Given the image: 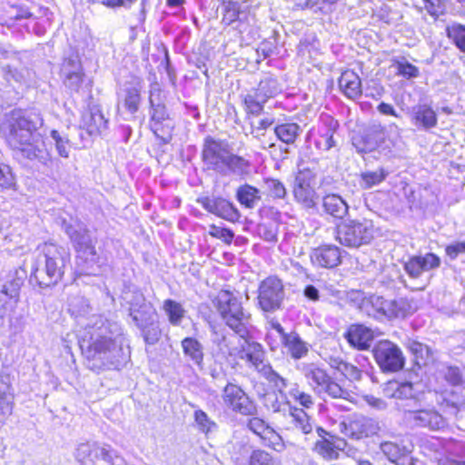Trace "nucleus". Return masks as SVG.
Instances as JSON below:
<instances>
[{
  "mask_svg": "<svg viewBox=\"0 0 465 465\" xmlns=\"http://www.w3.org/2000/svg\"><path fill=\"white\" fill-rule=\"evenodd\" d=\"M333 369L331 375L322 366L312 363L304 367L303 375L314 391L333 400L351 401L355 394V382L362 376L361 370L341 360L335 361Z\"/></svg>",
  "mask_w": 465,
  "mask_h": 465,
  "instance_id": "nucleus-1",
  "label": "nucleus"
},
{
  "mask_svg": "<svg viewBox=\"0 0 465 465\" xmlns=\"http://www.w3.org/2000/svg\"><path fill=\"white\" fill-rule=\"evenodd\" d=\"M29 281L39 288H50L63 281L69 259L64 248L54 241H45L35 248Z\"/></svg>",
  "mask_w": 465,
  "mask_h": 465,
  "instance_id": "nucleus-2",
  "label": "nucleus"
},
{
  "mask_svg": "<svg viewBox=\"0 0 465 465\" xmlns=\"http://www.w3.org/2000/svg\"><path fill=\"white\" fill-rule=\"evenodd\" d=\"M6 143L26 159L42 157L43 141L37 124L18 112H11L1 126Z\"/></svg>",
  "mask_w": 465,
  "mask_h": 465,
  "instance_id": "nucleus-3",
  "label": "nucleus"
},
{
  "mask_svg": "<svg viewBox=\"0 0 465 465\" xmlns=\"http://www.w3.org/2000/svg\"><path fill=\"white\" fill-rule=\"evenodd\" d=\"M212 304L226 326L238 334L248 333L247 324L251 319L241 299L228 289H221L212 299Z\"/></svg>",
  "mask_w": 465,
  "mask_h": 465,
  "instance_id": "nucleus-4",
  "label": "nucleus"
},
{
  "mask_svg": "<svg viewBox=\"0 0 465 465\" xmlns=\"http://www.w3.org/2000/svg\"><path fill=\"white\" fill-rule=\"evenodd\" d=\"M229 355L235 363L242 361L249 367L260 371L276 387L285 388L287 386L286 380L280 376L270 364L264 363L265 351L259 342L245 340L239 347L232 349Z\"/></svg>",
  "mask_w": 465,
  "mask_h": 465,
  "instance_id": "nucleus-5",
  "label": "nucleus"
},
{
  "mask_svg": "<svg viewBox=\"0 0 465 465\" xmlns=\"http://www.w3.org/2000/svg\"><path fill=\"white\" fill-rule=\"evenodd\" d=\"M441 412L435 409H420L409 411L410 420L418 427L432 431L443 430L449 425L450 417H456L460 405L444 399L440 403Z\"/></svg>",
  "mask_w": 465,
  "mask_h": 465,
  "instance_id": "nucleus-6",
  "label": "nucleus"
},
{
  "mask_svg": "<svg viewBox=\"0 0 465 465\" xmlns=\"http://www.w3.org/2000/svg\"><path fill=\"white\" fill-rule=\"evenodd\" d=\"M109 332V328L104 323L100 326L94 324L80 338L79 347L87 361L101 359L112 351L115 340L108 335Z\"/></svg>",
  "mask_w": 465,
  "mask_h": 465,
  "instance_id": "nucleus-7",
  "label": "nucleus"
},
{
  "mask_svg": "<svg viewBox=\"0 0 465 465\" xmlns=\"http://www.w3.org/2000/svg\"><path fill=\"white\" fill-rule=\"evenodd\" d=\"M372 238V228L366 221L348 220L340 223L335 229V240L350 248L368 244Z\"/></svg>",
  "mask_w": 465,
  "mask_h": 465,
  "instance_id": "nucleus-8",
  "label": "nucleus"
},
{
  "mask_svg": "<svg viewBox=\"0 0 465 465\" xmlns=\"http://www.w3.org/2000/svg\"><path fill=\"white\" fill-rule=\"evenodd\" d=\"M284 300V285L276 275H269L259 283L257 304L264 312H273L282 308Z\"/></svg>",
  "mask_w": 465,
  "mask_h": 465,
  "instance_id": "nucleus-9",
  "label": "nucleus"
},
{
  "mask_svg": "<svg viewBox=\"0 0 465 465\" xmlns=\"http://www.w3.org/2000/svg\"><path fill=\"white\" fill-rule=\"evenodd\" d=\"M373 358L384 372H398L405 366V357L397 344L389 341H379L372 349Z\"/></svg>",
  "mask_w": 465,
  "mask_h": 465,
  "instance_id": "nucleus-10",
  "label": "nucleus"
},
{
  "mask_svg": "<svg viewBox=\"0 0 465 465\" xmlns=\"http://www.w3.org/2000/svg\"><path fill=\"white\" fill-rule=\"evenodd\" d=\"M292 194L302 208L316 207L319 195L316 192V176L309 169L300 170L294 178Z\"/></svg>",
  "mask_w": 465,
  "mask_h": 465,
  "instance_id": "nucleus-11",
  "label": "nucleus"
},
{
  "mask_svg": "<svg viewBox=\"0 0 465 465\" xmlns=\"http://www.w3.org/2000/svg\"><path fill=\"white\" fill-rule=\"evenodd\" d=\"M222 400L225 408L234 413L243 416L257 413L255 401L238 384L228 382L223 389Z\"/></svg>",
  "mask_w": 465,
  "mask_h": 465,
  "instance_id": "nucleus-12",
  "label": "nucleus"
},
{
  "mask_svg": "<svg viewBox=\"0 0 465 465\" xmlns=\"http://www.w3.org/2000/svg\"><path fill=\"white\" fill-rule=\"evenodd\" d=\"M115 453L98 443L84 442L78 445L75 458L81 465H114Z\"/></svg>",
  "mask_w": 465,
  "mask_h": 465,
  "instance_id": "nucleus-13",
  "label": "nucleus"
},
{
  "mask_svg": "<svg viewBox=\"0 0 465 465\" xmlns=\"http://www.w3.org/2000/svg\"><path fill=\"white\" fill-rule=\"evenodd\" d=\"M271 84H274L272 79H262L257 87L251 89L242 97L243 109L248 118L256 117L262 113L265 103L273 95V91L268 90Z\"/></svg>",
  "mask_w": 465,
  "mask_h": 465,
  "instance_id": "nucleus-14",
  "label": "nucleus"
},
{
  "mask_svg": "<svg viewBox=\"0 0 465 465\" xmlns=\"http://www.w3.org/2000/svg\"><path fill=\"white\" fill-rule=\"evenodd\" d=\"M197 203L210 213L232 223H236L241 219V213L235 204L222 196L211 198L203 196L197 199Z\"/></svg>",
  "mask_w": 465,
  "mask_h": 465,
  "instance_id": "nucleus-15",
  "label": "nucleus"
},
{
  "mask_svg": "<svg viewBox=\"0 0 465 465\" xmlns=\"http://www.w3.org/2000/svg\"><path fill=\"white\" fill-rule=\"evenodd\" d=\"M340 429L347 438L361 440L376 434L377 426L369 418L351 415L340 423Z\"/></svg>",
  "mask_w": 465,
  "mask_h": 465,
  "instance_id": "nucleus-16",
  "label": "nucleus"
},
{
  "mask_svg": "<svg viewBox=\"0 0 465 465\" xmlns=\"http://www.w3.org/2000/svg\"><path fill=\"white\" fill-rule=\"evenodd\" d=\"M247 428L263 442L265 446L275 451L285 449V443L282 436L271 427L264 420L252 415L246 424Z\"/></svg>",
  "mask_w": 465,
  "mask_h": 465,
  "instance_id": "nucleus-17",
  "label": "nucleus"
},
{
  "mask_svg": "<svg viewBox=\"0 0 465 465\" xmlns=\"http://www.w3.org/2000/svg\"><path fill=\"white\" fill-rule=\"evenodd\" d=\"M229 153V143L225 140L206 136L203 140L201 158L213 169L223 167Z\"/></svg>",
  "mask_w": 465,
  "mask_h": 465,
  "instance_id": "nucleus-18",
  "label": "nucleus"
},
{
  "mask_svg": "<svg viewBox=\"0 0 465 465\" xmlns=\"http://www.w3.org/2000/svg\"><path fill=\"white\" fill-rule=\"evenodd\" d=\"M221 24L223 27H228L237 23L236 29L242 34L243 25H249L248 8H243L238 0H221Z\"/></svg>",
  "mask_w": 465,
  "mask_h": 465,
  "instance_id": "nucleus-19",
  "label": "nucleus"
},
{
  "mask_svg": "<svg viewBox=\"0 0 465 465\" xmlns=\"http://www.w3.org/2000/svg\"><path fill=\"white\" fill-rule=\"evenodd\" d=\"M311 261L317 267L333 269L341 263L342 252L335 244H322L312 251Z\"/></svg>",
  "mask_w": 465,
  "mask_h": 465,
  "instance_id": "nucleus-20",
  "label": "nucleus"
},
{
  "mask_svg": "<svg viewBox=\"0 0 465 465\" xmlns=\"http://www.w3.org/2000/svg\"><path fill=\"white\" fill-rule=\"evenodd\" d=\"M440 258L434 252L425 255H412L403 264L406 273L412 279L419 278L422 272L438 269L440 266Z\"/></svg>",
  "mask_w": 465,
  "mask_h": 465,
  "instance_id": "nucleus-21",
  "label": "nucleus"
},
{
  "mask_svg": "<svg viewBox=\"0 0 465 465\" xmlns=\"http://www.w3.org/2000/svg\"><path fill=\"white\" fill-rule=\"evenodd\" d=\"M128 311L129 316L137 328L157 317L154 305L143 294L134 297L129 303Z\"/></svg>",
  "mask_w": 465,
  "mask_h": 465,
  "instance_id": "nucleus-22",
  "label": "nucleus"
},
{
  "mask_svg": "<svg viewBox=\"0 0 465 465\" xmlns=\"http://www.w3.org/2000/svg\"><path fill=\"white\" fill-rule=\"evenodd\" d=\"M316 432L320 439L314 442L312 450L326 460L339 459L341 449L335 444L337 436L322 427H317Z\"/></svg>",
  "mask_w": 465,
  "mask_h": 465,
  "instance_id": "nucleus-23",
  "label": "nucleus"
},
{
  "mask_svg": "<svg viewBox=\"0 0 465 465\" xmlns=\"http://www.w3.org/2000/svg\"><path fill=\"white\" fill-rule=\"evenodd\" d=\"M349 345L358 351H367L374 339L371 329L363 324H351L343 334Z\"/></svg>",
  "mask_w": 465,
  "mask_h": 465,
  "instance_id": "nucleus-24",
  "label": "nucleus"
},
{
  "mask_svg": "<svg viewBox=\"0 0 465 465\" xmlns=\"http://www.w3.org/2000/svg\"><path fill=\"white\" fill-rule=\"evenodd\" d=\"M272 326L280 334L282 345L286 348L292 358L301 359L308 353L306 343L297 332H285L283 327L279 322H273Z\"/></svg>",
  "mask_w": 465,
  "mask_h": 465,
  "instance_id": "nucleus-25",
  "label": "nucleus"
},
{
  "mask_svg": "<svg viewBox=\"0 0 465 465\" xmlns=\"http://www.w3.org/2000/svg\"><path fill=\"white\" fill-rule=\"evenodd\" d=\"M108 120L104 117L99 105L89 107L82 116V129L89 135L96 136L107 128Z\"/></svg>",
  "mask_w": 465,
  "mask_h": 465,
  "instance_id": "nucleus-26",
  "label": "nucleus"
},
{
  "mask_svg": "<svg viewBox=\"0 0 465 465\" xmlns=\"http://www.w3.org/2000/svg\"><path fill=\"white\" fill-rule=\"evenodd\" d=\"M169 114L163 104H152L150 118V128L153 133L162 140L170 136L171 126L169 125Z\"/></svg>",
  "mask_w": 465,
  "mask_h": 465,
  "instance_id": "nucleus-27",
  "label": "nucleus"
},
{
  "mask_svg": "<svg viewBox=\"0 0 465 465\" xmlns=\"http://www.w3.org/2000/svg\"><path fill=\"white\" fill-rule=\"evenodd\" d=\"M411 121L417 127L429 130L437 126L438 116L430 104H419L413 107Z\"/></svg>",
  "mask_w": 465,
  "mask_h": 465,
  "instance_id": "nucleus-28",
  "label": "nucleus"
},
{
  "mask_svg": "<svg viewBox=\"0 0 465 465\" xmlns=\"http://www.w3.org/2000/svg\"><path fill=\"white\" fill-rule=\"evenodd\" d=\"M338 84L342 94L350 99L359 98L362 94L361 80L353 70L343 71Z\"/></svg>",
  "mask_w": 465,
  "mask_h": 465,
  "instance_id": "nucleus-29",
  "label": "nucleus"
},
{
  "mask_svg": "<svg viewBox=\"0 0 465 465\" xmlns=\"http://www.w3.org/2000/svg\"><path fill=\"white\" fill-rule=\"evenodd\" d=\"M15 393L10 383L0 381V425H4L14 414Z\"/></svg>",
  "mask_w": 465,
  "mask_h": 465,
  "instance_id": "nucleus-30",
  "label": "nucleus"
},
{
  "mask_svg": "<svg viewBox=\"0 0 465 465\" xmlns=\"http://www.w3.org/2000/svg\"><path fill=\"white\" fill-rule=\"evenodd\" d=\"M323 212L334 219L344 218L349 211L347 203L336 193H328L322 198Z\"/></svg>",
  "mask_w": 465,
  "mask_h": 465,
  "instance_id": "nucleus-31",
  "label": "nucleus"
},
{
  "mask_svg": "<svg viewBox=\"0 0 465 465\" xmlns=\"http://www.w3.org/2000/svg\"><path fill=\"white\" fill-rule=\"evenodd\" d=\"M88 232L87 229L75 231L70 235V239L76 252L83 255L96 256L95 244Z\"/></svg>",
  "mask_w": 465,
  "mask_h": 465,
  "instance_id": "nucleus-32",
  "label": "nucleus"
},
{
  "mask_svg": "<svg viewBox=\"0 0 465 465\" xmlns=\"http://www.w3.org/2000/svg\"><path fill=\"white\" fill-rule=\"evenodd\" d=\"M142 103V90L138 86H130L124 90L118 107L122 106L130 114H135Z\"/></svg>",
  "mask_w": 465,
  "mask_h": 465,
  "instance_id": "nucleus-33",
  "label": "nucleus"
},
{
  "mask_svg": "<svg viewBox=\"0 0 465 465\" xmlns=\"http://www.w3.org/2000/svg\"><path fill=\"white\" fill-rule=\"evenodd\" d=\"M162 309L172 326H180L186 315L183 304L170 298L163 302Z\"/></svg>",
  "mask_w": 465,
  "mask_h": 465,
  "instance_id": "nucleus-34",
  "label": "nucleus"
},
{
  "mask_svg": "<svg viewBox=\"0 0 465 465\" xmlns=\"http://www.w3.org/2000/svg\"><path fill=\"white\" fill-rule=\"evenodd\" d=\"M321 138L323 139L324 149L329 150L334 146L333 135L339 129V122L330 114H324L321 118Z\"/></svg>",
  "mask_w": 465,
  "mask_h": 465,
  "instance_id": "nucleus-35",
  "label": "nucleus"
},
{
  "mask_svg": "<svg viewBox=\"0 0 465 465\" xmlns=\"http://www.w3.org/2000/svg\"><path fill=\"white\" fill-rule=\"evenodd\" d=\"M236 199L245 208L252 209L261 200L260 191L253 185L244 183L236 190Z\"/></svg>",
  "mask_w": 465,
  "mask_h": 465,
  "instance_id": "nucleus-36",
  "label": "nucleus"
},
{
  "mask_svg": "<svg viewBox=\"0 0 465 465\" xmlns=\"http://www.w3.org/2000/svg\"><path fill=\"white\" fill-rule=\"evenodd\" d=\"M138 329L146 345H155L162 340L163 330L156 318L139 326Z\"/></svg>",
  "mask_w": 465,
  "mask_h": 465,
  "instance_id": "nucleus-37",
  "label": "nucleus"
},
{
  "mask_svg": "<svg viewBox=\"0 0 465 465\" xmlns=\"http://www.w3.org/2000/svg\"><path fill=\"white\" fill-rule=\"evenodd\" d=\"M223 166H225L232 173L246 175L250 172L251 161L243 156L228 153Z\"/></svg>",
  "mask_w": 465,
  "mask_h": 465,
  "instance_id": "nucleus-38",
  "label": "nucleus"
},
{
  "mask_svg": "<svg viewBox=\"0 0 465 465\" xmlns=\"http://www.w3.org/2000/svg\"><path fill=\"white\" fill-rule=\"evenodd\" d=\"M276 137L286 144L294 143L300 134V126L295 123H284L274 127Z\"/></svg>",
  "mask_w": 465,
  "mask_h": 465,
  "instance_id": "nucleus-39",
  "label": "nucleus"
},
{
  "mask_svg": "<svg viewBox=\"0 0 465 465\" xmlns=\"http://www.w3.org/2000/svg\"><path fill=\"white\" fill-rule=\"evenodd\" d=\"M290 415L295 429L303 434H310L312 432L313 427L311 422V416H309L304 410L297 407H291Z\"/></svg>",
  "mask_w": 465,
  "mask_h": 465,
  "instance_id": "nucleus-40",
  "label": "nucleus"
},
{
  "mask_svg": "<svg viewBox=\"0 0 465 465\" xmlns=\"http://www.w3.org/2000/svg\"><path fill=\"white\" fill-rule=\"evenodd\" d=\"M181 345L185 356L189 357L196 363H201L203 361V346L196 338L185 337L182 340Z\"/></svg>",
  "mask_w": 465,
  "mask_h": 465,
  "instance_id": "nucleus-41",
  "label": "nucleus"
},
{
  "mask_svg": "<svg viewBox=\"0 0 465 465\" xmlns=\"http://www.w3.org/2000/svg\"><path fill=\"white\" fill-rule=\"evenodd\" d=\"M388 176V172L381 167L376 171H366L360 174V185L362 189H371L381 184Z\"/></svg>",
  "mask_w": 465,
  "mask_h": 465,
  "instance_id": "nucleus-42",
  "label": "nucleus"
},
{
  "mask_svg": "<svg viewBox=\"0 0 465 465\" xmlns=\"http://www.w3.org/2000/svg\"><path fill=\"white\" fill-rule=\"evenodd\" d=\"M446 35L457 49L465 54V25L459 23L446 27Z\"/></svg>",
  "mask_w": 465,
  "mask_h": 465,
  "instance_id": "nucleus-43",
  "label": "nucleus"
},
{
  "mask_svg": "<svg viewBox=\"0 0 465 465\" xmlns=\"http://www.w3.org/2000/svg\"><path fill=\"white\" fill-rule=\"evenodd\" d=\"M246 465H281L280 461L270 452L262 449H254L247 458Z\"/></svg>",
  "mask_w": 465,
  "mask_h": 465,
  "instance_id": "nucleus-44",
  "label": "nucleus"
},
{
  "mask_svg": "<svg viewBox=\"0 0 465 465\" xmlns=\"http://www.w3.org/2000/svg\"><path fill=\"white\" fill-rule=\"evenodd\" d=\"M265 185V194L272 200H282L287 195V190L284 184L275 178H265L263 180Z\"/></svg>",
  "mask_w": 465,
  "mask_h": 465,
  "instance_id": "nucleus-45",
  "label": "nucleus"
},
{
  "mask_svg": "<svg viewBox=\"0 0 465 465\" xmlns=\"http://www.w3.org/2000/svg\"><path fill=\"white\" fill-rule=\"evenodd\" d=\"M392 65L396 68V74L407 80L420 75V69L406 60L392 59Z\"/></svg>",
  "mask_w": 465,
  "mask_h": 465,
  "instance_id": "nucleus-46",
  "label": "nucleus"
},
{
  "mask_svg": "<svg viewBox=\"0 0 465 465\" xmlns=\"http://www.w3.org/2000/svg\"><path fill=\"white\" fill-rule=\"evenodd\" d=\"M290 397L303 409H312L314 405L312 395L300 389L298 384L289 391Z\"/></svg>",
  "mask_w": 465,
  "mask_h": 465,
  "instance_id": "nucleus-47",
  "label": "nucleus"
},
{
  "mask_svg": "<svg viewBox=\"0 0 465 465\" xmlns=\"http://www.w3.org/2000/svg\"><path fill=\"white\" fill-rule=\"evenodd\" d=\"M208 233L212 238L221 240L226 245H231L234 238L232 230L227 227L218 226L214 223L209 225Z\"/></svg>",
  "mask_w": 465,
  "mask_h": 465,
  "instance_id": "nucleus-48",
  "label": "nucleus"
},
{
  "mask_svg": "<svg viewBox=\"0 0 465 465\" xmlns=\"http://www.w3.org/2000/svg\"><path fill=\"white\" fill-rule=\"evenodd\" d=\"M84 73L82 70L66 74L64 84L72 93H79L84 83Z\"/></svg>",
  "mask_w": 465,
  "mask_h": 465,
  "instance_id": "nucleus-49",
  "label": "nucleus"
},
{
  "mask_svg": "<svg viewBox=\"0 0 465 465\" xmlns=\"http://www.w3.org/2000/svg\"><path fill=\"white\" fill-rule=\"evenodd\" d=\"M274 123L273 118L265 117L261 119L258 122V124L256 127L252 129V133H255V138L261 141L262 143V148H272L274 146V143L269 142L265 143L262 140V136H264V131H266L268 128H270Z\"/></svg>",
  "mask_w": 465,
  "mask_h": 465,
  "instance_id": "nucleus-50",
  "label": "nucleus"
},
{
  "mask_svg": "<svg viewBox=\"0 0 465 465\" xmlns=\"http://www.w3.org/2000/svg\"><path fill=\"white\" fill-rule=\"evenodd\" d=\"M15 185V179L12 173L11 168L0 163V189L8 190L14 188Z\"/></svg>",
  "mask_w": 465,
  "mask_h": 465,
  "instance_id": "nucleus-51",
  "label": "nucleus"
},
{
  "mask_svg": "<svg viewBox=\"0 0 465 465\" xmlns=\"http://www.w3.org/2000/svg\"><path fill=\"white\" fill-rule=\"evenodd\" d=\"M193 417L198 429L205 434L209 433L215 426V423L209 419L207 413L202 410H196Z\"/></svg>",
  "mask_w": 465,
  "mask_h": 465,
  "instance_id": "nucleus-52",
  "label": "nucleus"
},
{
  "mask_svg": "<svg viewBox=\"0 0 465 465\" xmlns=\"http://www.w3.org/2000/svg\"><path fill=\"white\" fill-rule=\"evenodd\" d=\"M51 137L55 142V148L61 157L67 158L69 156V144L68 141L61 137L56 130L51 131Z\"/></svg>",
  "mask_w": 465,
  "mask_h": 465,
  "instance_id": "nucleus-53",
  "label": "nucleus"
},
{
  "mask_svg": "<svg viewBox=\"0 0 465 465\" xmlns=\"http://www.w3.org/2000/svg\"><path fill=\"white\" fill-rule=\"evenodd\" d=\"M427 13L433 18H438L444 9L442 0H422Z\"/></svg>",
  "mask_w": 465,
  "mask_h": 465,
  "instance_id": "nucleus-54",
  "label": "nucleus"
},
{
  "mask_svg": "<svg viewBox=\"0 0 465 465\" xmlns=\"http://www.w3.org/2000/svg\"><path fill=\"white\" fill-rule=\"evenodd\" d=\"M414 395L413 383L403 381L400 383L393 392V396L398 399H410Z\"/></svg>",
  "mask_w": 465,
  "mask_h": 465,
  "instance_id": "nucleus-55",
  "label": "nucleus"
},
{
  "mask_svg": "<svg viewBox=\"0 0 465 465\" xmlns=\"http://www.w3.org/2000/svg\"><path fill=\"white\" fill-rule=\"evenodd\" d=\"M445 254L450 260H455L459 255L465 254V242H455L445 246Z\"/></svg>",
  "mask_w": 465,
  "mask_h": 465,
  "instance_id": "nucleus-56",
  "label": "nucleus"
},
{
  "mask_svg": "<svg viewBox=\"0 0 465 465\" xmlns=\"http://www.w3.org/2000/svg\"><path fill=\"white\" fill-rule=\"evenodd\" d=\"M136 0H102V4L108 8H129Z\"/></svg>",
  "mask_w": 465,
  "mask_h": 465,
  "instance_id": "nucleus-57",
  "label": "nucleus"
},
{
  "mask_svg": "<svg viewBox=\"0 0 465 465\" xmlns=\"http://www.w3.org/2000/svg\"><path fill=\"white\" fill-rule=\"evenodd\" d=\"M377 109L381 114L400 117L399 114L391 104L381 102L378 104Z\"/></svg>",
  "mask_w": 465,
  "mask_h": 465,
  "instance_id": "nucleus-58",
  "label": "nucleus"
},
{
  "mask_svg": "<svg viewBox=\"0 0 465 465\" xmlns=\"http://www.w3.org/2000/svg\"><path fill=\"white\" fill-rule=\"evenodd\" d=\"M303 294L310 301L317 302L320 300L318 289L312 284H308L304 287Z\"/></svg>",
  "mask_w": 465,
  "mask_h": 465,
  "instance_id": "nucleus-59",
  "label": "nucleus"
},
{
  "mask_svg": "<svg viewBox=\"0 0 465 465\" xmlns=\"http://www.w3.org/2000/svg\"><path fill=\"white\" fill-rule=\"evenodd\" d=\"M409 350L411 351V353L418 357L419 354H422L424 351V346L422 343L413 341L410 343Z\"/></svg>",
  "mask_w": 465,
  "mask_h": 465,
  "instance_id": "nucleus-60",
  "label": "nucleus"
},
{
  "mask_svg": "<svg viewBox=\"0 0 465 465\" xmlns=\"http://www.w3.org/2000/svg\"><path fill=\"white\" fill-rule=\"evenodd\" d=\"M297 1H298V5L301 6V8H302V9L312 7L320 2V0H297ZM323 2H326V0H323Z\"/></svg>",
  "mask_w": 465,
  "mask_h": 465,
  "instance_id": "nucleus-61",
  "label": "nucleus"
},
{
  "mask_svg": "<svg viewBox=\"0 0 465 465\" xmlns=\"http://www.w3.org/2000/svg\"><path fill=\"white\" fill-rule=\"evenodd\" d=\"M246 449V445L245 444H241L240 447H239V450L238 451H234V456H233V461L235 464H240L241 461H242V458H241V452L242 450H245Z\"/></svg>",
  "mask_w": 465,
  "mask_h": 465,
  "instance_id": "nucleus-62",
  "label": "nucleus"
},
{
  "mask_svg": "<svg viewBox=\"0 0 465 465\" xmlns=\"http://www.w3.org/2000/svg\"><path fill=\"white\" fill-rule=\"evenodd\" d=\"M440 465H465V460L459 461L453 459H446L445 460L440 461Z\"/></svg>",
  "mask_w": 465,
  "mask_h": 465,
  "instance_id": "nucleus-63",
  "label": "nucleus"
},
{
  "mask_svg": "<svg viewBox=\"0 0 465 465\" xmlns=\"http://www.w3.org/2000/svg\"><path fill=\"white\" fill-rule=\"evenodd\" d=\"M185 0H166V5L168 7H176L183 5Z\"/></svg>",
  "mask_w": 465,
  "mask_h": 465,
  "instance_id": "nucleus-64",
  "label": "nucleus"
}]
</instances>
